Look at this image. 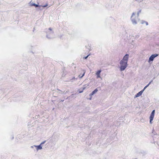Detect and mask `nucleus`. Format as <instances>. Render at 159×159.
Instances as JSON below:
<instances>
[{"instance_id":"f257e3e1","label":"nucleus","mask_w":159,"mask_h":159,"mask_svg":"<svg viewBox=\"0 0 159 159\" xmlns=\"http://www.w3.org/2000/svg\"><path fill=\"white\" fill-rule=\"evenodd\" d=\"M127 62L121 60L120 61V71H124L127 67L128 64Z\"/></svg>"},{"instance_id":"f03ea898","label":"nucleus","mask_w":159,"mask_h":159,"mask_svg":"<svg viewBox=\"0 0 159 159\" xmlns=\"http://www.w3.org/2000/svg\"><path fill=\"white\" fill-rule=\"evenodd\" d=\"M135 13L134 12L133 13L132 16L131 17V19L132 23L133 24H137V21L138 19V17L139 15V12H138L137 14V17H134L135 16Z\"/></svg>"},{"instance_id":"7ed1b4c3","label":"nucleus","mask_w":159,"mask_h":159,"mask_svg":"<svg viewBox=\"0 0 159 159\" xmlns=\"http://www.w3.org/2000/svg\"><path fill=\"white\" fill-rule=\"evenodd\" d=\"M48 30L49 31H48L47 34V37L49 39L52 38L53 37V32L51 28H49Z\"/></svg>"},{"instance_id":"20e7f679","label":"nucleus","mask_w":159,"mask_h":159,"mask_svg":"<svg viewBox=\"0 0 159 159\" xmlns=\"http://www.w3.org/2000/svg\"><path fill=\"white\" fill-rule=\"evenodd\" d=\"M158 55L157 54H154L152 55L149 58L148 61L149 63H150L151 61H152L154 60L155 58L157 57Z\"/></svg>"},{"instance_id":"39448f33","label":"nucleus","mask_w":159,"mask_h":159,"mask_svg":"<svg viewBox=\"0 0 159 159\" xmlns=\"http://www.w3.org/2000/svg\"><path fill=\"white\" fill-rule=\"evenodd\" d=\"M155 113V110H153L152 111L151 115L150 116V124H152V121L153 120Z\"/></svg>"},{"instance_id":"423d86ee","label":"nucleus","mask_w":159,"mask_h":159,"mask_svg":"<svg viewBox=\"0 0 159 159\" xmlns=\"http://www.w3.org/2000/svg\"><path fill=\"white\" fill-rule=\"evenodd\" d=\"M129 55L128 54H126L123 57L121 61H123L126 62H128L129 59Z\"/></svg>"},{"instance_id":"0eeeda50","label":"nucleus","mask_w":159,"mask_h":159,"mask_svg":"<svg viewBox=\"0 0 159 159\" xmlns=\"http://www.w3.org/2000/svg\"><path fill=\"white\" fill-rule=\"evenodd\" d=\"M101 71H102L101 70H98L96 72V74L97 76V78H100L102 79V78L101 77V76H100V74L101 72Z\"/></svg>"},{"instance_id":"6e6552de","label":"nucleus","mask_w":159,"mask_h":159,"mask_svg":"<svg viewBox=\"0 0 159 159\" xmlns=\"http://www.w3.org/2000/svg\"><path fill=\"white\" fill-rule=\"evenodd\" d=\"M143 92V90H141L137 93L135 96V98L141 96Z\"/></svg>"},{"instance_id":"1a4fd4ad","label":"nucleus","mask_w":159,"mask_h":159,"mask_svg":"<svg viewBox=\"0 0 159 159\" xmlns=\"http://www.w3.org/2000/svg\"><path fill=\"white\" fill-rule=\"evenodd\" d=\"M66 72L65 71V68H63L62 69V71L61 72V75L62 77H64L66 75Z\"/></svg>"},{"instance_id":"9d476101","label":"nucleus","mask_w":159,"mask_h":159,"mask_svg":"<svg viewBox=\"0 0 159 159\" xmlns=\"http://www.w3.org/2000/svg\"><path fill=\"white\" fill-rule=\"evenodd\" d=\"M98 91V90L97 88L96 89L93 91L90 94L89 96H92L93 95L95 94Z\"/></svg>"},{"instance_id":"9b49d317","label":"nucleus","mask_w":159,"mask_h":159,"mask_svg":"<svg viewBox=\"0 0 159 159\" xmlns=\"http://www.w3.org/2000/svg\"><path fill=\"white\" fill-rule=\"evenodd\" d=\"M83 74L81 75V74H80V75H79L78 77L80 78H82L84 75L85 73V71L84 70H82Z\"/></svg>"},{"instance_id":"f8f14e48","label":"nucleus","mask_w":159,"mask_h":159,"mask_svg":"<svg viewBox=\"0 0 159 159\" xmlns=\"http://www.w3.org/2000/svg\"><path fill=\"white\" fill-rule=\"evenodd\" d=\"M34 146L37 148V150L39 149H42V147L41 146V145H40V144L38 146L34 145Z\"/></svg>"},{"instance_id":"ddd939ff","label":"nucleus","mask_w":159,"mask_h":159,"mask_svg":"<svg viewBox=\"0 0 159 159\" xmlns=\"http://www.w3.org/2000/svg\"><path fill=\"white\" fill-rule=\"evenodd\" d=\"M86 88V86H85V85H84V86L83 87V90L82 91H80L79 92V93H82L83 92V90L85 89Z\"/></svg>"},{"instance_id":"4468645a","label":"nucleus","mask_w":159,"mask_h":159,"mask_svg":"<svg viewBox=\"0 0 159 159\" xmlns=\"http://www.w3.org/2000/svg\"><path fill=\"white\" fill-rule=\"evenodd\" d=\"M152 80H151L146 86L148 87L151 84V83L152 82Z\"/></svg>"},{"instance_id":"2eb2a0df","label":"nucleus","mask_w":159,"mask_h":159,"mask_svg":"<svg viewBox=\"0 0 159 159\" xmlns=\"http://www.w3.org/2000/svg\"><path fill=\"white\" fill-rule=\"evenodd\" d=\"M152 80H151L146 86L148 87L151 84V83L152 82Z\"/></svg>"},{"instance_id":"dca6fc26","label":"nucleus","mask_w":159,"mask_h":159,"mask_svg":"<svg viewBox=\"0 0 159 159\" xmlns=\"http://www.w3.org/2000/svg\"><path fill=\"white\" fill-rule=\"evenodd\" d=\"M33 5H34V6L35 7H39V5H38V4H34Z\"/></svg>"},{"instance_id":"f3484780","label":"nucleus","mask_w":159,"mask_h":159,"mask_svg":"<svg viewBox=\"0 0 159 159\" xmlns=\"http://www.w3.org/2000/svg\"><path fill=\"white\" fill-rule=\"evenodd\" d=\"M34 4H35V3L31 2H30V5L31 6H34V5H33Z\"/></svg>"},{"instance_id":"a211bd4d","label":"nucleus","mask_w":159,"mask_h":159,"mask_svg":"<svg viewBox=\"0 0 159 159\" xmlns=\"http://www.w3.org/2000/svg\"><path fill=\"white\" fill-rule=\"evenodd\" d=\"M41 6H42V5H40L39 6V9L40 10H42L43 9V8H41V7H42Z\"/></svg>"},{"instance_id":"6ab92c4d","label":"nucleus","mask_w":159,"mask_h":159,"mask_svg":"<svg viewBox=\"0 0 159 159\" xmlns=\"http://www.w3.org/2000/svg\"><path fill=\"white\" fill-rule=\"evenodd\" d=\"M48 6V4H46L45 5H43V6H41L42 7H45L47 6Z\"/></svg>"},{"instance_id":"aec40b11","label":"nucleus","mask_w":159,"mask_h":159,"mask_svg":"<svg viewBox=\"0 0 159 159\" xmlns=\"http://www.w3.org/2000/svg\"><path fill=\"white\" fill-rule=\"evenodd\" d=\"M46 141H44L43 142H42L41 143H40V145H41L44 143H45L46 142Z\"/></svg>"},{"instance_id":"412c9836","label":"nucleus","mask_w":159,"mask_h":159,"mask_svg":"<svg viewBox=\"0 0 159 159\" xmlns=\"http://www.w3.org/2000/svg\"><path fill=\"white\" fill-rule=\"evenodd\" d=\"M147 88V87L146 86H145L142 90H143V92Z\"/></svg>"},{"instance_id":"4be33fe9","label":"nucleus","mask_w":159,"mask_h":159,"mask_svg":"<svg viewBox=\"0 0 159 159\" xmlns=\"http://www.w3.org/2000/svg\"><path fill=\"white\" fill-rule=\"evenodd\" d=\"M89 55H88L86 57H84L83 58L84 59H86L88 57H89Z\"/></svg>"},{"instance_id":"5701e85b","label":"nucleus","mask_w":159,"mask_h":159,"mask_svg":"<svg viewBox=\"0 0 159 159\" xmlns=\"http://www.w3.org/2000/svg\"><path fill=\"white\" fill-rule=\"evenodd\" d=\"M144 22H145V21H142V22H141V24H143Z\"/></svg>"},{"instance_id":"b1692460","label":"nucleus","mask_w":159,"mask_h":159,"mask_svg":"<svg viewBox=\"0 0 159 159\" xmlns=\"http://www.w3.org/2000/svg\"><path fill=\"white\" fill-rule=\"evenodd\" d=\"M75 79V77H73L72 79V80H74Z\"/></svg>"},{"instance_id":"393cba45","label":"nucleus","mask_w":159,"mask_h":159,"mask_svg":"<svg viewBox=\"0 0 159 159\" xmlns=\"http://www.w3.org/2000/svg\"><path fill=\"white\" fill-rule=\"evenodd\" d=\"M145 22L146 23V25H148V23L147 22Z\"/></svg>"},{"instance_id":"a878e982","label":"nucleus","mask_w":159,"mask_h":159,"mask_svg":"<svg viewBox=\"0 0 159 159\" xmlns=\"http://www.w3.org/2000/svg\"><path fill=\"white\" fill-rule=\"evenodd\" d=\"M141 12V10H139V12H139V13H140V12Z\"/></svg>"},{"instance_id":"bb28decb","label":"nucleus","mask_w":159,"mask_h":159,"mask_svg":"<svg viewBox=\"0 0 159 159\" xmlns=\"http://www.w3.org/2000/svg\"><path fill=\"white\" fill-rule=\"evenodd\" d=\"M91 98H92V97H91H91L89 99L90 100H91Z\"/></svg>"},{"instance_id":"cd10ccee","label":"nucleus","mask_w":159,"mask_h":159,"mask_svg":"<svg viewBox=\"0 0 159 159\" xmlns=\"http://www.w3.org/2000/svg\"><path fill=\"white\" fill-rule=\"evenodd\" d=\"M59 91H61L59 89H57Z\"/></svg>"},{"instance_id":"c85d7f7f","label":"nucleus","mask_w":159,"mask_h":159,"mask_svg":"<svg viewBox=\"0 0 159 159\" xmlns=\"http://www.w3.org/2000/svg\"><path fill=\"white\" fill-rule=\"evenodd\" d=\"M31 148H33V146H31Z\"/></svg>"},{"instance_id":"c756f323","label":"nucleus","mask_w":159,"mask_h":159,"mask_svg":"<svg viewBox=\"0 0 159 159\" xmlns=\"http://www.w3.org/2000/svg\"><path fill=\"white\" fill-rule=\"evenodd\" d=\"M61 101L63 102V100H61Z\"/></svg>"}]
</instances>
